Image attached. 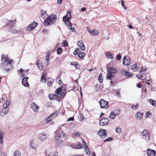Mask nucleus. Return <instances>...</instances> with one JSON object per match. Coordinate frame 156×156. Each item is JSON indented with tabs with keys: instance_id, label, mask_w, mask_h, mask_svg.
Returning a JSON list of instances; mask_svg holds the SVG:
<instances>
[{
	"instance_id": "obj_45",
	"label": "nucleus",
	"mask_w": 156,
	"mask_h": 156,
	"mask_svg": "<svg viewBox=\"0 0 156 156\" xmlns=\"http://www.w3.org/2000/svg\"><path fill=\"white\" fill-rule=\"evenodd\" d=\"M52 119L51 118V117L49 116L46 119V122L47 123H48L51 122V121Z\"/></svg>"
},
{
	"instance_id": "obj_60",
	"label": "nucleus",
	"mask_w": 156,
	"mask_h": 156,
	"mask_svg": "<svg viewBox=\"0 0 156 156\" xmlns=\"http://www.w3.org/2000/svg\"><path fill=\"white\" fill-rule=\"evenodd\" d=\"M38 67L39 69L41 70H42L43 69V66L41 64H40L38 66H37Z\"/></svg>"
},
{
	"instance_id": "obj_57",
	"label": "nucleus",
	"mask_w": 156,
	"mask_h": 156,
	"mask_svg": "<svg viewBox=\"0 0 156 156\" xmlns=\"http://www.w3.org/2000/svg\"><path fill=\"white\" fill-rule=\"evenodd\" d=\"M74 117H71L69 118L67 120V121H73L74 120Z\"/></svg>"
},
{
	"instance_id": "obj_4",
	"label": "nucleus",
	"mask_w": 156,
	"mask_h": 156,
	"mask_svg": "<svg viewBox=\"0 0 156 156\" xmlns=\"http://www.w3.org/2000/svg\"><path fill=\"white\" fill-rule=\"evenodd\" d=\"M71 18V12L69 11H67L66 15L63 17V21L67 26L71 27L72 25V23L69 21Z\"/></svg>"
},
{
	"instance_id": "obj_12",
	"label": "nucleus",
	"mask_w": 156,
	"mask_h": 156,
	"mask_svg": "<svg viewBox=\"0 0 156 156\" xmlns=\"http://www.w3.org/2000/svg\"><path fill=\"white\" fill-rule=\"evenodd\" d=\"M9 108H3L2 109L0 112V115L1 116H4L9 112Z\"/></svg>"
},
{
	"instance_id": "obj_55",
	"label": "nucleus",
	"mask_w": 156,
	"mask_h": 156,
	"mask_svg": "<svg viewBox=\"0 0 156 156\" xmlns=\"http://www.w3.org/2000/svg\"><path fill=\"white\" fill-rule=\"evenodd\" d=\"M81 48V50L83 51L85 50L86 48L85 47L84 44H83L80 47Z\"/></svg>"
},
{
	"instance_id": "obj_1",
	"label": "nucleus",
	"mask_w": 156,
	"mask_h": 156,
	"mask_svg": "<svg viewBox=\"0 0 156 156\" xmlns=\"http://www.w3.org/2000/svg\"><path fill=\"white\" fill-rule=\"evenodd\" d=\"M57 19V16L55 14L51 15L49 16L44 21V25L45 26H48L51 24H55Z\"/></svg>"
},
{
	"instance_id": "obj_52",
	"label": "nucleus",
	"mask_w": 156,
	"mask_h": 156,
	"mask_svg": "<svg viewBox=\"0 0 156 156\" xmlns=\"http://www.w3.org/2000/svg\"><path fill=\"white\" fill-rule=\"evenodd\" d=\"M116 58L118 60H119L121 58V55L120 54H119L116 55Z\"/></svg>"
},
{
	"instance_id": "obj_49",
	"label": "nucleus",
	"mask_w": 156,
	"mask_h": 156,
	"mask_svg": "<svg viewBox=\"0 0 156 156\" xmlns=\"http://www.w3.org/2000/svg\"><path fill=\"white\" fill-rule=\"evenodd\" d=\"M52 81L48 82L47 83V85L48 87H50L52 84V83L53 82L54 80L53 79H51Z\"/></svg>"
},
{
	"instance_id": "obj_20",
	"label": "nucleus",
	"mask_w": 156,
	"mask_h": 156,
	"mask_svg": "<svg viewBox=\"0 0 156 156\" xmlns=\"http://www.w3.org/2000/svg\"><path fill=\"white\" fill-rule=\"evenodd\" d=\"M49 99L51 101L55 100L57 98V96L55 94H49L48 95Z\"/></svg>"
},
{
	"instance_id": "obj_18",
	"label": "nucleus",
	"mask_w": 156,
	"mask_h": 156,
	"mask_svg": "<svg viewBox=\"0 0 156 156\" xmlns=\"http://www.w3.org/2000/svg\"><path fill=\"white\" fill-rule=\"evenodd\" d=\"M143 114L140 112H138L135 114V116L136 119L138 120H140L142 118Z\"/></svg>"
},
{
	"instance_id": "obj_33",
	"label": "nucleus",
	"mask_w": 156,
	"mask_h": 156,
	"mask_svg": "<svg viewBox=\"0 0 156 156\" xmlns=\"http://www.w3.org/2000/svg\"><path fill=\"white\" fill-rule=\"evenodd\" d=\"M66 93L61 91V92L60 93L57 95V96L58 98H63L66 95Z\"/></svg>"
},
{
	"instance_id": "obj_8",
	"label": "nucleus",
	"mask_w": 156,
	"mask_h": 156,
	"mask_svg": "<svg viewBox=\"0 0 156 156\" xmlns=\"http://www.w3.org/2000/svg\"><path fill=\"white\" fill-rule=\"evenodd\" d=\"M108 119L106 118H104L99 121V125L101 126H104L107 125L109 122Z\"/></svg>"
},
{
	"instance_id": "obj_15",
	"label": "nucleus",
	"mask_w": 156,
	"mask_h": 156,
	"mask_svg": "<svg viewBox=\"0 0 156 156\" xmlns=\"http://www.w3.org/2000/svg\"><path fill=\"white\" fill-rule=\"evenodd\" d=\"M9 58H8V55H2L1 56V63H5L7 62H9Z\"/></svg>"
},
{
	"instance_id": "obj_13",
	"label": "nucleus",
	"mask_w": 156,
	"mask_h": 156,
	"mask_svg": "<svg viewBox=\"0 0 156 156\" xmlns=\"http://www.w3.org/2000/svg\"><path fill=\"white\" fill-rule=\"evenodd\" d=\"M107 70L108 73L111 74L116 73L117 72L115 68L108 66H107Z\"/></svg>"
},
{
	"instance_id": "obj_64",
	"label": "nucleus",
	"mask_w": 156,
	"mask_h": 156,
	"mask_svg": "<svg viewBox=\"0 0 156 156\" xmlns=\"http://www.w3.org/2000/svg\"><path fill=\"white\" fill-rule=\"evenodd\" d=\"M141 86H142V85H141V84L140 83H138L136 84L137 87L139 88H140L141 87Z\"/></svg>"
},
{
	"instance_id": "obj_11",
	"label": "nucleus",
	"mask_w": 156,
	"mask_h": 156,
	"mask_svg": "<svg viewBox=\"0 0 156 156\" xmlns=\"http://www.w3.org/2000/svg\"><path fill=\"white\" fill-rule=\"evenodd\" d=\"M147 151L148 156H155L156 154V151L154 150L148 148Z\"/></svg>"
},
{
	"instance_id": "obj_34",
	"label": "nucleus",
	"mask_w": 156,
	"mask_h": 156,
	"mask_svg": "<svg viewBox=\"0 0 156 156\" xmlns=\"http://www.w3.org/2000/svg\"><path fill=\"white\" fill-rule=\"evenodd\" d=\"M85 53L83 52H81L78 54V56L80 58L83 59L85 56Z\"/></svg>"
},
{
	"instance_id": "obj_35",
	"label": "nucleus",
	"mask_w": 156,
	"mask_h": 156,
	"mask_svg": "<svg viewBox=\"0 0 156 156\" xmlns=\"http://www.w3.org/2000/svg\"><path fill=\"white\" fill-rule=\"evenodd\" d=\"M137 63H136L132 66V69L133 70V71L136 72L137 70Z\"/></svg>"
},
{
	"instance_id": "obj_2",
	"label": "nucleus",
	"mask_w": 156,
	"mask_h": 156,
	"mask_svg": "<svg viewBox=\"0 0 156 156\" xmlns=\"http://www.w3.org/2000/svg\"><path fill=\"white\" fill-rule=\"evenodd\" d=\"M62 135L63 137H66V135L65 134V133L63 131H61L58 132L55 135V140L57 143V144L58 146H61L63 144V141L62 140L61 138V136Z\"/></svg>"
},
{
	"instance_id": "obj_62",
	"label": "nucleus",
	"mask_w": 156,
	"mask_h": 156,
	"mask_svg": "<svg viewBox=\"0 0 156 156\" xmlns=\"http://www.w3.org/2000/svg\"><path fill=\"white\" fill-rule=\"evenodd\" d=\"M23 69L22 68H21L20 70H18L17 71V72L18 74H19V72L21 73V74H23Z\"/></svg>"
},
{
	"instance_id": "obj_36",
	"label": "nucleus",
	"mask_w": 156,
	"mask_h": 156,
	"mask_svg": "<svg viewBox=\"0 0 156 156\" xmlns=\"http://www.w3.org/2000/svg\"><path fill=\"white\" fill-rule=\"evenodd\" d=\"M13 156H21V154L19 151H16L13 154Z\"/></svg>"
},
{
	"instance_id": "obj_47",
	"label": "nucleus",
	"mask_w": 156,
	"mask_h": 156,
	"mask_svg": "<svg viewBox=\"0 0 156 156\" xmlns=\"http://www.w3.org/2000/svg\"><path fill=\"white\" fill-rule=\"evenodd\" d=\"M113 139V137H109L108 138L105 139L104 140V142H107V141H111Z\"/></svg>"
},
{
	"instance_id": "obj_31",
	"label": "nucleus",
	"mask_w": 156,
	"mask_h": 156,
	"mask_svg": "<svg viewBox=\"0 0 156 156\" xmlns=\"http://www.w3.org/2000/svg\"><path fill=\"white\" fill-rule=\"evenodd\" d=\"M98 34V31L97 30H95L94 29L92 30L90 33V34L93 36H95Z\"/></svg>"
},
{
	"instance_id": "obj_23",
	"label": "nucleus",
	"mask_w": 156,
	"mask_h": 156,
	"mask_svg": "<svg viewBox=\"0 0 156 156\" xmlns=\"http://www.w3.org/2000/svg\"><path fill=\"white\" fill-rule=\"evenodd\" d=\"M70 64L71 65L74 66L76 69H78L80 67V64L76 62H74L73 63L70 62Z\"/></svg>"
},
{
	"instance_id": "obj_54",
	"label": "nucleus",
	"mask_w": 156,
	"mask_h": 156,
	"mask_svg": "<svg viewBox=\"0 0 156 156\" xmlns=\"http://www.w3.org/2000/svg\"><path fill=\"white\" fill-rule=\"evenodd\" d=\"M145 115H146V117H149L148 116L149 115H152V113H151L149 111H148L145 113Z\"/></svg>"
},
{
	"instance_id": "obj_42",
	"label": "nucleus",
	"mask_w": 156,
	"mask_h": 156,
	"mask_svg": "<svg viewBox=\"0 0 156 156\" xmlns=\"http://www.w3.org/2000/svg\"><path fill=\"white\" fill-rule=\"evenodd\" d=\"M116 132L118 133H120L121 132V129L119 127H117L115 129Z\"/></svg>"
},
{
	"instance_id": "obj_40",
	"label": "nucleus",
	"mask_w": 156,
	"mask_h": 156,
	"mask_svg": "<svg viewBox=\"0 0 156 156\" xmlns=\"http://www.w3.org/2000/svg\"><path fill=\"white\" fill-rule=\"evenodd\" d=\"M102 73H101L98 76V80L100 83H101L103 82V79H102Z\"/></svg>"
},
{
	"instance_id": "obj_25",
	"label": "nucleus",
	"mask_w": 156,
	"mask_h": 156,
	"mask_svg": "<svg viewBox=\"0 0 156 156\" xmlns=\"http://www.w3.org/2000/svg\"><path fill=\"white\" fill-rule=\"evenodd\" d=\"M148 101L152 105L154 106H156V101L152 99H150L148 100Z\"/></svg>"
},
{
	"instance_id": "obj_56",
	"label": "nucleus",
	"mask_w": 156,
	"mask_h": 156,
	"mask_svg": "<svg viewBox=\"0 0 156 156\" xmlns=\"http://www.w3.org/2000/svg\"><path fill=\"white\" fill-rule=\"evenodd\" d=\"M85 150L86 154L87 155H89L90 154L91 152L89 149H88V150H87V149H86Z\"/></svg>"
},
{
	"instance_id": "obj_17",
	"label": "nucleus",
	"mask_w": 156,
	"mask_h": 156,
	"mask_svg": "<svg viewBox=\"0 0 156 156\" xmlns=\"http://www.w3.org/2000/svg\"><path fill=\"white\" fill-rule=\"evenodd\" d=\"M38 137L39 140L42 141H44L47 138L45 134L43 133L40 134Z\"/></svg>"
},
{
	"instance_id": "obj_29",
	"label": "nucleus",
	"mask_w": 156,
	"mask_h": 156,
	"mask_svg": "<svg viewBox=\"0 0 156 156\" xmlns=\"http://www.w3.org/2000/svg\"><path fill=\"white\" fill-rule=\"evenodd\" d=\"M46 76H47V75L46 73H44L42 75L41 78V81H43V80H44V83H45L46 81L48 80V79H47ZM50 77H49L48 79H50Z\"/></svg>"
},
{
	"instance_id": "obj_7",
	"label": "nucleus",
	"mask_w": 156,
	"mask_h": 156,
	"mask_svg": "<svg viewBox=\"0 0 156 156\" xmlns=\"http://www.w3.org/2000/svg\"><path fill=\"white\" fill-rule=\"evenodd\" d=\"M38 25L37 22H34L29 25L26 29V31H30L33 30Z\"/></svg>"
},
{
	"instance_id": "obj_43",
	"label": "nucleus",
	"mask_w": 156,
	"mask_h": 156,
	"mask_svg": "<svg viewBox=\"0 0 156 156\" xmlns=\"http://www.w3.org/2000/svg\"><path fill=\"white\" fill-rule=\"evenodd\" d=\"M63 44L62 46L63 47H66L68 46V43L66 40H64L63 42Z\"/></svg>"
},
{
	"instance_id": "obj_19",
	"label": "nucleus",
	"mask_w": 156,
	"mask_h": 156,
	"mask_svg": "<svg viewBox=\"0 0 156 156\" xmlns=\"http://www.w3.org/2000/svg\"><path fill=\"white\" fill-rule=\"evenodd\" d=\"M121 73L122 74L125 75L126 76L132 77L133 76V74L132 73L128 71H122Z\"/></svg>"
},
{
	"instance_id": "obj_61",
	"label": "nucleus",
	"mask_w": 156,
	"mask_h": 156,
	"mask_svg": "<svg viewBox=\"0 0 156 156\" xmlns=\"http://www.w3.org/2000/svg\"><path fill=\"white\" fill-rule=\"evenodd\" d=\"M42 64V63L41 62V61H40V60H37L36 62V65L37 66H38L39 65H40Z\"/></svg>"
},
{
	"instance_id": "obj_44",
	"label": "nucleus",
	"mask_w": 156,
	"mask_h": 156,
	"mask_svg": "<svg viewBox=\"0 0 156 156\" xmlns=\"http://www.w3.org/2000/svg\"><path fill=\"white\" fill-rule=\"evenodd\" d=\"M24 29H22L20 30H18L17 33L21 35L23 34H24Z\"/></svg>"
},
{
	"instance_id": "obj_14",
	"label": "nucleus",
	"mask_w": 156,
	"mask_h": 156,
	"mask_svg": "<svg viewBox=\"0 0 156 156\" xmlns=\"http://www.w3.org/2000/svg\"><path fill=\"white\" fill-rule=\"evenodd\" d=\"M28 79V77H24L22 80V84L26 87L29 86V84L27 81Z\"/></svg>"
},
{
	"instance_id": "obj_26",
	"label": "nucleus",
	"mask_w": 156,
	"mask_h": 156,
	"mask_svg": "<svg viewBox=\"0 0 156 156\" xmlns=\"http://www.w3.org/2000/svg\"><path fill=\"white\" fill-rule=\"evenodd\" d=\"M7 22H8V24L10 26H13L15 24L16 20H8Z\"/></svg>"
},
{
	"instance_id": "obj_10",
	"label": "nucleus",
	"mask_w": 156,
	"mask_h": 156,
	"mask_svg": "<svg viewBox=\"0 0 156 156\" xmlns=\"http://www.w3.org/2000/svg\"><path fill=\"white\" fill-rule=\"evenodd\" d=\"M98 134L102 138L103 136H107V132L105 129H100L98 133Z\"/></svg>"
},
{
	"instance_id": "obj_41",
	"label": "nucleus",
	"mask_w": 156,
	"mask_h": 156,
	"mask_svg": "<svg viewBox=\"0 0 156 156\" xmlns=\"http://www.w3.org/2000/svg\"><path fill=\"white\" fill-rule=\"evenodd\" d=\"M76 148L78 149L82 148H83V145L80 143H79L78 144H76Z\"/></svg>"
},
{
	"instance_id": "obj_9",
	"label": "nucleus",
	"mask_w": 156,
	"mask_h": 156,
	"mask_svg": "<svg viewBox=\"0 0 156 156\" xmlns=\"http://www.w3.org/2000/svg\"><path fill=\"white\" fill-rule=\"evenodd\" d=\"M120 113V110L119 109H117V112L115 113L114 111L111 112L109 115V118L112 119H114L116 115L119 114Z\"/></svg>"
},
{
	"instance_id": "obj_51",
	"label": "nucleus",
	"mask_w": 156,
	"mask_h": 156,
	"mask_svg": "<svg viewBox=\"0 0 156 156\" xmlns=\"http://www.w3.org/2000/svg\"><path fill=\"white\" fill-rule=\"evenodd\" d=\"M121 5L122 6L123 8L125 9H127L126 7L125 6V5H124V2L123 0H121Z\"/></svg>"
},
{
	"instance_id": "obj_5",
	"label": "nucleus",
	"mask_w": 156,
	"mask_h": 156,
	"mask_svg": "<svg viewBox=\"0 0 156 156\" xmlns=\"http://www.w3.org/2000/svg\"><path fill=\"white\" fill-rule=\"evenodd\" d=\"M141 135L143 136V138L146 141H148L149 140L150 134L148 130L144 129L142 132Z\"/></svg>"
},
{
	"instance_id": "obj_24",
	"label": "nucleus",
	"mask_w": 156,
	"mask_h": 156,
	"mask_svg": "<svg viewBox=\"0 0 156 156\" xmlns=\"http://www.w3.org/2000/svg\"><path fill=\"white\" fill-rule=\"evenodd\" d=\"M10 102V101L9 100H7L3 105V107L5 108H9L8 106H9Z\"/></svg>"
},
{
	"instance_id": "obj_27",
	"label": "nucleus",
	"mask_w": 156,
	"mask_h": 156,
	"mask_svg": "<svg viewBox=\"0 0 156 156\" xmlns=\"http://www.w3.org/2000/svg\"><path fill=\"white\" fill-rule=\"evenodd\" d=\"M105 55L107 58H108L112 59L113 58L112 57V53H110L109 52H108L106 53Z\"/></svg>"
},
{
	"instance_id": "obj_3",
	"label": "nucleus",
	"mask_w": 156,
	"mask_h": 156,
	"mask_svg": "<svg viewBox=\"0 0 156 156\" xmlns=\"http://www.w3.org/2000/svg\"><path fill=\"white\" fill-rule=\"evenodd\" d=\"M13 60L11 59L7 62L1 63H0V69L3 68L5 70L6 72L9 71L11 70L13 68L12 65L11 63Z\"/></svg>"
},
{
	"instance_id": "obj_37",
	"label": "nucleus",
	"mask_w": 156,
	"mask_h": 156,
	"mask_svg": "<svg viewBox=\"0 0 156 156\" xmlns=\"http://www.w3.org/2000/svg\"><path fill=\"white\" fill-rule=\"evenodd\" d=\"M63 51V49L61 47H59L57 50V53L58 55L61 54Z\"/></svg>"
},
{
	"instance_id": "obj_58",
	"label": "nucleus",
	"mask_w": 156,
	"mask_h": 156,
	"mask_svg": "<svg viewBox=\"0 0 156 156\" xmlns=\"http://www.w3.org/2000/svg\"><path fill=\"white\" fill-rule=\"evenodd\" d=\"M33 143V140H31L30 142V147L32 149H34V147L32 145V144Z\"/></svg>"
},
{
	"instance_id": "obj_28",
	"label": "nucleus",
	"mask_w": 156,
	"mask_h": 156,
	"mask_svg": "<svg viewBox=\"0 0 156 156\" xmlns=\"http://www.w3.org/2000/svg\"><path fill=\"white\" fill-rule=\"evenodd\" d=\"M41 18H44L45 17L44 15H46L47 14L46 11L42 9L41 10Z\"/></svg>"
},
{
	"instance_id": "obj_39",
	"label": "nucleus",
	"mask_w": 156,
	"mask_h": 156,
	"mask_svg": "<svg viewBox=\"0 0 156 156\" xmlns=\"http://www.w3.org/2000/svg\"><path fill=\"white\" fill-rule=\"evenodd\" d=\"M56 80H58V81H59L58 84L59 85H61V86H62L63 85V83L62 81V80L61 79V78H60V77L58 76V77H57Z\"/></svg>"
},
{
	"instance_id": "obj_48",
	"label": "nucleus",
	"mask_w": 156,
	"mask_h": 156,
	"mask_svg": "<svg viewBox=\"0 0 156 156\" xmlns=\"http://www.w3.org/2000/svg\"><path fill=\"white\" fill-rule=\"evenodd\" d=\"M138 105V104H136V105H132V106L131 107V108L132 109H135L137 108Z\"/></svg>"
},
{
	"instance_id": "obj_22",
	"label": "nucleus",
	"mask_w": 156,
	"mask_h": 156,
	"mask_svg": "<svg viewBox=\"0 0 156 156\" xmlns=\"http://www.w3.org/2000/svg\"><path fill=\"white\" fill-rule=\"evenodd\" d=\"M4 132L0 130V143L2 145L3 144Z\"/></svg>"
},
{
	"instance_id": "obj_21",
	"label": "nucleus",
	"mask_w": 156,
	"mask_h": 156,
	"mask_svg": "<svg viewBox=\"0 0 156 156\" xmlns=\"http://www.w3.org/2000/svg\"><path fill=\"white\" fill-rule=\"evenodd\" d=\"M59 113V112L58 111H55L53 113H52L50 115V117L51 118L53 119L55 118V117L58 115Z\"/></svg>"
},
{
	"instance_id": "obj_30",
	"label": "nucleus",
	"mask_w": 156,
	"mask_h": 156,
	"mask_svg": "<svg viewBox=\"0 0 156 156\" xmlns=\"http://www.w3.org/2000/svg\"><path fill=\"white\" fill-rule=\"evenodd\" d=\"M63 88V87L60 86L56 89L55 91V93L57 94V95L59 94L60 92L62 91V90Z\"/></svg>"
},
{
	"instance_id": "obj_63",
	"label": "nucleus",
	"mask_w": 156,
	"mask_h": 156,
	"mask_svg": "<svg viewBox=\"0 0 156 156\" xmlns=\"http://www.w3.org/2000/svg\"><path fill=\"white\" fill-rule=\"evenodd\" d=\"M80 133L78 132H75L73 134V135L75 136H80Z\"/></svg>"
},
{
	"instance_id": "obj_6",
	"label": "nucleus",
	"mask_w": 156,
	"mask_h": 156,
	"mask_svg": "<svg viewBox=\"0 0 156 156\" xmlns=\"http://www.w3.org/2000/svg\"><path fill=\"white\" fill-rule=\"evenodd\" d=\"M99 103L100 105L101 108H106L108 106V102L102 99H101L99 101Z\"/></svg>"
},
{
	"instance_id": "obj_59",
	"label": "nucleus",
	"mask_w": 156,
	"mask_h": 156,
	"mask_svg": "<svg viewBox=\"0 0 156 156\" xmlns=\"http://www.w3.org/2000/svg\"><path fill=\"white\" fill-rule=\"evenodd\" d=\"M18 30H16L15 29H13L12 30V32L13 34L17 33Z\"/></svg>"
},
{
	"instance_id": "obj_32",
	"label": "nucleus",
	"mask_w": 156,
	"mask_h": 156,
	"mask_svg": "<svg viewBox=\"0 0 156 156\" xmlns=\"http://www.w3.org/2000/svg\"><path fill=\"white\" fill-rule=\"evenodd\" d=\"M114 77V76L111 74L108 73L106 75V79L111 80L112 78Z\"/></svg>"
},
{
	"instance_id": "obj_16",
	"label": "nucleus",
	"mask_w": 156,
	"mask_h": 156,
	"mask_svg": "<svg viewBox=\"0 0 156 156\" xmlns=\"http://www.w3.org/2000/svg\"><path fill=\"white\" fill-rule=\"evenodd\" d=\"M30 108L34 112H37L38 111L39 107L36 105L34 102L32 103L30 105Z\"/></svg>"
},
{
	"instance_id": "obj_50",
	"label": "nucleus",
	"mask_w": 156,
	"mask_h": 156,
	"mask_svg": "<svg viewBox=\"0 0 156 156\" xmlns=\"http://www.w3.org/2000/svg\"><path fill=\"white\" fill-rule=\"evenodd\" d=\"M68 27V29L70 30H71L72 32H76V29L74 27Z\"/></svg>"
},
{
	"instance_id": "obj_46",
	"label": "nucleus",
	"mask_w": 156,
	"mask_h": 156,
	"mask_svg": "<svg viewBox=\"0 0 156 156\" xmlns=\"http://www.w3.org/2000/svg\"><path fill=\"white\" fill-rule=\"evenodd\" d=\"M77 44L78 45L79 47H80L83 44H84L83 43V41H79L77 43Z\"/></svg>"
},
{
	"instance_id": "obj_53",
	"label": "nucleus",
	"mask_w": 156,
	"mask_h": 156,
	"mask_svg": "<svg viewBox=\"0 0 156 156\" xmlns=\"http://www.w3.org/2000/svg\"><path fill=\"white\" fill-rule=\"evenodd\" d=\"M101 86L99 85V86L97 84L95 86V88L96 89V90L97 91H98V90L100 89V87Z\"/></svg>"
},
{
	"instance_id": "obj_38",
	"label": "nucleus",
	"mask_w": 156,
	"mask_h": 156,
	"mask_svg": "<svg viewBox=\"0 0 156 156\" xmlns=\"http://www.w3.org/2000/svg\"><path fill=\"white\" fill-rule=\"evenodd\" d=\"M126 56H125L123 58V64L127 65L128 64V62H126V60L127 61H128V59L126 58Z\"/></svg>"
}]
</instances>
